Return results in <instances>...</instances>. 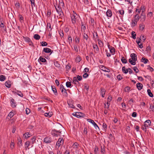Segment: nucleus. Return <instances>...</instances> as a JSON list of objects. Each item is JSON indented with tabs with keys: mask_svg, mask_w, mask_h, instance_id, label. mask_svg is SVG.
I'll use <instances>...</instances> for the list:
<instances>
[{
	"mask_svg": "<svg viewBox=\"0 0 154 154\" xmlns=\"http://www.w3.org/2000/svg\"><path fill=\"white\" fill-rule=\"evenodd\" d=\"M99 67L100 69L104 72H110V70L109 69H107L106 67L103 65H100Z\"/></svg>",
	"mask_w": 154,
	"mask_h": 154,
	"instance_id": "obj_5",
	"label": "nucleus"
},
{
	"mask_svg": "<svg viewBox=\"0 0 154 154\" xmlns=\"http://www.w3.org/2000/svg\"><path fill=\"white\" fill-rule=\"evenodd\" d=\"M44 141L46 143H50L52 141V139L50 137H47L44 138Z\"/></svg>",
	"mask_w": 154,
	"mask_h": 154,
	"instance_id": "obj_7",
	"label": "nucleus"
},
{
	"mask_svg": "<svg viewBox=\"0 0 154 154\" xmlns=\"http://www.w3.org/2000/svg\"><path fill=\"white\" fill-rule=\"evenodd\" d=\"M63 138H60L58 139V141L56 143V145L58 146V147H59L61 144L63 143Z\"/></svg>",
	"mask_w": 154,
	"mask_h": 154,
	"instance_id": "obj_4",
	"label": "nucleus"
},
{
	"mask_svg": "<svg viewBox=\"0 0 154 154\" xmlns=\"http://www.w3.org/2000/svg\"><path fill=\"white\" fill-rule=\"evenodd\" d=\"M51 88H52V90L53 91V92H54V93L55 94V95H57V90H56V88H55V87L54 86H51Z\"/></svg>",
	"mask_w": 154,
	"mask_h": 154,
	"instance_id": "obj_27",
	"label": "nucleus"
},
{
	"mask_svg": "<svg viewBox=\"0 0 154 154\" xmlns=\"http://www.w3.org/2000/svg\"><path fill=\"white\" fill-rule=\"evenodd\" d=\"M30 142L29 141H27L25 143V145L26 146L27 148L29 146Z\"/></svg>",
	"mask_w": 154,
	"mask_h": 154,
	"instance_id": "obj_47",
	"label": "nucleus"
},
{
	"mask_svg": "<svg viewBox=\"0 0 154 154\" xmlns=\"http://www.w3.org/2000/svg\"><path fill=\"white\" fill-rule=\"evenodd\" d=\"M88 38V35L84 32L83 34V38L85 39L86 41H87Z\"/></svg>",
	"mask_w": 154,
	"mask_h": 154,
	"instance_id": "obj_32",
	"label": "nucleus"
},
{
	"mask_svg": "<svg viewBox=\"0 0 154 154\" xmlns=\"http://www.w3.org/2000/svg\"><path fill=\"white\" fill-rule=\"evenodd\" d=\"M60 89L61 91V92L63 94V95L65 97H67L68 95L67 93L66 92V89L64 88V86L62 84L60 85Z\"/></svg>",
	"mask_w": 154,
	"mask_h": 154,
	"instance_id": "obj_1",
	"label": "nucleus"
},
{
	"mask_svg": "<svg viewBox=\"0 0 154 154\" xmlns=\"http://www.w3.org/2000/svg\"><path fill=\"white\" fill-rule=\"evenodd\" d=\"M80 38L78 37H76L75 38V42L76 43H79V42Z\"/></svg>",
	"mask_w": 154,
	"mask_h": 154,
	"instance_id": "obj_58",
	"label": "nucleus"
},
{
	"mask_svg": "<svg viewBox=\"0 0 154 154\" xmlns=\"http://www.w3.org/2000/svg\"><path fill=\"white\" fill-rule=\"evenodd\" d=\"M66 85L67 87H70L71 85V83L69 82H67L66 83Z\"/></svg>",
	"mask_w": 154,
	"mask_h": 154,
	"instance_id": "obj_46",
	"label": "nucleus"
},
{
	"mask_svg": "<svg viewBox=\"0 0 154 154\" xmlns=\"http://www.w3.org/2000/svg\"><path fill=\"white\" fill-rule=\"evenodd\" d=\"M85 24L84 25L82 26H81V29L82 31L83 30L84 32H85V30L86 29V27H85Z\"/></svg>",
	"mask_w": 154,
	"mask_h": 154,
	"instance_id": "obj_56",
	"label": "nucleus"
},
{
	"mask_svg": "<svg viewBox=\"0 0 154 154\" xmlns=\"http://www.w3.org/2000/svg\"><path fill=\"white\" fill-rule=\"evenodd\" d=\"M147 69L149 70L151 72H153V69L152 67H150L149 65L147 66Z\"/></svg>",
	"mask_w": 154,
	"mask_h": 154,
	"instance_id": "obj_48",
	"label": "nucleus"
},
{
	"mask_svg": "<svg viewBox=\"0 0 154 154\" xmlns=\"http://www.w3.org/2000/svg\"><path fill=\"white\" fill-rule=\"evenodd\" d=\"M33 38L36 40H39L40 38V36L38 34H35L34 35Z\"/></svg>",
	"mask_w": 154,
	"mask_h": 154,
	"instance_id": "obj_25",
	"label": "nucleus"
},
{
	"mask_svg": "<svg viewBox=\"0 0 154 154\" xmlns=\"http://www.w3.org/2000/svg\"><path fill=\"white\" fill-rule=\"evenodd\" d=\"M141 10H142V12H144V11H145V7L144 6H142L140 8V9Z\"/></svg>",
	"mask_w": 154,
	"mask_h": 154,
	"instance_id": "obj_51",
	"label": "nucleus"
},
{
	"mask_svg": "<svg viewBox=\"0 0 154 154\" xmlns=\"http://www.w3.org/2000/svg\"><path fill=\"white\" fill-rule=\"evenodd\" d=\"M5 86L8 88H10L11 86V85L8 83V82H6L5 83Z\"/></svg>",
	"mask_w": 154,
	"mask_h": 154,
	"instance_id": "obj_42",
	"label": "nucleus"
},
{
	"mask_svg": "<svg viewBox=\"0 0 154 154\" xmlns=\"http://www.w3.org/2000/svg\"><path fill=\"white\" fill-rule=\"evenodd\" d=\"M140 21L142 22L144 21L146 19V15L145 13L143 12H142L140 16Z\"/></svg>",
	"mask_w": 154,
	"mask_h": 154,
	"instance_id": "obj_8",
	"label": "nucleus"
},
{
	"mask_svg": "<svg viewBox=\"0 0 154 154\" xmlns=\"http://www.w3.org/2000/svg\"><path fill=\"white\" fill-rule=\"evenodd\" d=\"M136 61H133L132 60H131V59H129V62L132 65H135L136 64Z\"/></svg>",
	"mask_w": 154,
	"mask_h": 154,
	"instance_id": "obj_28",
	"label": "nucleus"
},
{
	"mask_svg": "<svg viewBox=\"0 0 154 154\" xmlns=\"http://www.w3.org/2000/svg\"><path fill=\"white\" fill-rule=\"evenodd\" d=\"M36 138V136H34L31 139L32 144H34L35 143Z\"/></svg>",
	"mask_w": 154,
	"mask_h": 154,
	"instance_id": "obj_24",
	"label": "nucleus"
},
{
	"mask_svg": "<svg viewBox=\"0 0 154 154\" xmlns=\"http://www.w3.org/2000/svg\"><path fill=\"white\" fill-rule=\"evenodd\" d=\"M133 70L136 73L138 72L139 71L138 69L136 66L134 67Z\"/></svg>",
	"mask_w": 154,
	"mask_h": 154,
	"instance_id": "obj_61",
	"label": "nucleus"
},
{
	"mask_svg": "<svg viewBox=\"0 0 154 154\" xmlns=\"http://www.w3.org/2000/svg\"><path fill=\"white\" fill-rule=\"evenodd\" d=\"M88 75L87 73H85L83 75V77L84 78H86L88 76Z\"/></svg>",
	"mask_w": 154,
	"mask_h": 154,
	"instance_id": "obj_64",
	"label": "nucleus"
},
{
	"mask_svg": "<svg viewBox=\"0 0 154 154\" xmlns=\"http://www.w3.org/2000/svg\"><path fill=\"white\" fill-rule=\"evenodd\" d=\"M140 38L141 39H142L144 42L145 39H146V38L145 37V36L144 35H141L140 37Z\"/></svg>",
	"mask_w": 154,
	"mask_h": 154,
	"instance_id": "obj_63",
	"label": "nucleus"
},
{
	"mask_svg": "<svg viewBox=\"0 0 154 154\" xmlns=\"http://www.w3.org/2000/svg\"><path fill=\"white\" fill-rule=\"evenodd\" d=\"M10 103L11 106L12 107H16L17 104L15 100L13 98H11V100Z\"/></svg>",
	"mask_w": 154,
	"mask_h": 154,
	"instance_id": "obj_9",
	"label": "nucleus"
},
{
	"mask_svg": "<svg viewBox=\"0 0 154 154\" xmlns=\"http://www.w3.org/2000/svg\"><path fill=\"white\" fill-rule=\"evenodd\" d=\"M147 93L148 95L151 97H153V95L152 93L151 92V90L149 89H148L147 90Z\"/></svg>",
	"mask_w": 154,
	"mask_h": 154,
	"instance_id": "obj_23",
	"label": "nucleus"
},
{
	"mask_svg": "<svg viewBox=\"0 0 154 154\" xmlns=\"http://www.w3.org/2000/svg\"><path fill=\"white\" fill-rule=\"evenodd\" d=\"M105 92L106 90L105 89L103 88H100V93L101 95V96L103 97H104Z\"/></svg>",
	"mask_w": 154,
	"mask_h": 154,
	"instance_id": "obj_14",
	"label": "nucleus"
},
{
	"mask_svg": "<svg viewBox=\"0 0 154 154\" xmlns=\"http://www.w3.org/2000/svg\"><path fill=\"white\" fill-rule=\"evenodd\" d=\"M78 145L79 144L77 143H75L73 145L72 147L74 149H77L78 148Z\"/></svg>",
	"mask_w": 154,
	"mask_h": 154,
	"instance_id": "obj_35",
	"label": "nucleus"
},
{
	"mask_svg": "<svg viewBox=\"0 0 154 154\" xmlns=\"http://www.w3.org/2000/svg\"><path fill=\"white\" fill-rule=\"evenodd\" d=\"M151 124V121L149 120H146L144 123L145 126L147 127V128Z\"/></svg>",
	"mask_w": 154,
	"mask_h": 154,
	"instance_id": "obj_11",
	"label": "nucleus"
},
{
	"mask_svg": "<svg viewBox=\"0 0 154 154\" xmlns=\"http://www.w3.org/2000/svg\"><path fill=\"white\" fill-rule=\"evenodd\" d=\"M68 42L69 43V44L70 45H71V44L72 42V37L70 35H69L68 36Z\"/></svg>",
	"mask_w": 154,
	"mask_h": 154,
	"instance_id": "obj_19",
	"label": "nucleus"
},
{
	"mask_svg": "<svg viewBox=\"0 0 154 154\" xmlns=\"http://www.w3.org/2000/svg\"><path fill=\"white\" fill-rule=\"evenodd\" d=\"M73 14L72 16H71V18L72 23L74 24L75 23L76 17L77 15L76 13L74 11H73Z\"/></svg>",
	"mask_w": 154,
	"mask_h": 154,
	"instance_id": "obj_3",
	"label": "nucleus"
},
{
	"mask_svg": "<svg viewBox=\"0 0 154 154\" xmlns=\"http://www.w3.org/2000/svg\"><path fill=\"white\" fill-rule=\"evenodd\" d=\"M23 38L25 40V41L28 42H29V41L31 40V39H30V38L28 37H23Z\"/></svg>",
	"mask_w": 154,
	"mask_h": 154,
	"instance_id": "obj_41",
	"label": "nucleus"
},
{
	"mask_svg": "<svg viewBox=\"0 0 154 154\" xmlns=\"http://www.w3.org/2000/svg\"><path fill=\"white\" fill-rule=\"evenodd\" d=\"M83 134L85 135H87V128H84V130L83 131Z\"/></svg>",
	"mask_w": 154,
	"mask_h": 154,
	"instance_id": "obj_55",
	"label": "nucleus"
},
{
	"mask_svg": "<svg viewBox=\"0 0 154 154\" xmlns=\"http://www.w3.org/2000/svg\"><path fill=\"white\" fill-rule=\"evenodd\" d=\"M77 117L78 118H80L81 117H84L85 115V114L81 112H78Z\"/></svg>",
	"mask_w": 154,
	"mask_h": 154,
	"instance_id": "obj_17",
	"label": "nucleus"
},
{
	"mask_svg": "<svg viewBox=\"0 0 154 154\" xmlns=\"http://www.w3.org/2000/svg\"><path fill=\"white\" fill-rule=\"evenodd\" d=\"M136 86L138 90H140L142 89L143 85L140 83H138L137 84Z\"/></svg>",
	"mask_w": 154,
	"mask_h": 154,
	"instance_id": "obj_16",
	"label": "nucleus"
},
{
	"mask_svg": "<svg viewBox=\"0 0 154 154\" xmlns=\"http://www.w3.org/2000/svg\"><path fill=\"white\" fill-rule=\"evenodd\" d=\"M54 64L56 67H59L60 66V64H59L58 61H56L54 63Z\"/></svg>",
	"mask_w": 154,
	"mask_h": 154,
	"instance_id": "obj_39",
	"label": "nucleus"
},
{
	"mask_svg": "<svg viewBox=\"0 0 154 154\" xmlns=\"http://www.w3.org/2000/svg\"><path fill=\"white\" fill-rule=\"evenodd\" d=\"M0 26L2 29L4 30H5L6 29V28L5 27V25L2 23H1L0 24Z\"/></svg>",
	"mask_w": 154,
	"mask_h": 154,
	"instance_id": "obj_36",
	"label": "nucleus"
},
{
	"mask_svg": "<svg viewBox=\"0 0 154 154\" xmlns=\"http://www.w3.org/2000/svg\"><path fill=\"white\" fill-rule=\"evenodd\" d=\"M148 61V60L147 59L143 57H142L141 59V61L145 64L147 63Z\"/></svg>",
	"mask_w": 154,
	"mask_h": 154,
	"instance_id": "obj_22",
	"label": "nucleus"
},
{
	"mask_svg": "<svg viewBox=\"0 0 154 154\" xmlns=\"http://www.w3.org/2000/svg\"><path fill=\"white\" fill-rule=\"evenodd\" d=\"M118 12L121 15H123L124 13V10H119Z\"/></svg>",
	"mask_w": 154,
	"mask_h": 154,
	"instance_id": "obj_53",
	"label": "nucleus"
},
{
	"mask_svg": "<svg viewBox=\"0 0 154 154\" xmlns=\"http://www.w3.org/2000/svg\"><path fill=\"white\" fill-rule=\"evenodd\" d=\"M98 149L97 147H95V149L94 150V152L95 154H98Z\"/></svg>",
	"mask_w": 154,
	"mask_h": 154,
	"instance_id": "obj_52",
	"label": "nucleus"
},
{
	"mask_svg": "<svg viewBox=\"0 0 154 154\" xmlns=\"http://www.w3.org/2000/svg\"><path fill=\"white\" fill-rule=\"evenodd\" d=\"M109 102H110L108 101L106 103V104H105V107L107 109L109 108L110 105Z\"/></svg>",
	"mask_w": 154,
	"mask_h": 154,
	"instance_id": "obj_43",
	"label": "nucleus"
},
{
	"mask_svg": "<svg viewBox=\"0 0 154 154\" xmlns=\"http://www.w3.org/2000/svg\"><path fill=\"white\" fill-rule=\"evenodd\" d=\"M140 18V17L138 14H137L135 16L134 20L137 22L139 21Z\"/></svg>",
	"mask_w": 154,
	"mask_h": 154,
	"instance_id": "obj_21",
	"label": "nucleus"
},
{
	"mask_svg": "<svg viewBox=\"0 0 154 154\" xmlns=\"http://www.w3.org/2000/svg\"><path fill=\"white\" fill-rule=\"evenodd\" d=\"M87 121L88 122H90L91 124H92L95 128L97 129V128H99L97 124L94 122L93 120L90 119H87Z\"/></svg>",
	"mask_w": 154,
	"mask_h": 154,
	"instance_id": "obj_6",
	"label": "nucleus"
},
{
	"mask_svg": "<svg viewBox=\"0 0 154 154\" xmlns=\"http://www.w3.org/2000/svg\"><path fill=\"white\" fill-rule=\"evenodd\" d=\"M14 143L12 141L11 142L10 144V147L11 149H13L14 147Z\"/></svg>",
	"mask_w": 154,
	"mask_h": 154,
	"instance_id": "obj_54",
	"label": "nucleus"
},
{
	"mask_svg": "<svg viewBox=\"0 0 154 154\" xmlns=\"http://www.w3.org/2000/svg\"><path fill=\"white\" fill-rule=\"evenodd\" d=\"M24 136H25V137L26 138H27L31 136V134L28 132L26 133L23 134Z\"/></svg>",
	"mask_w": 154,
	"mask_h": 154,
	"instance_id": "obj_29",
	"label": "nucleus"
},
{
	"mask_svg": "<svg viewBox=\"0 0 154 154\" xmlns=\"http://www.w3.org/2000/svg\"><path fill=\"white\" fill-rule=\"evenodd\" d=\"M108 47L109 49L110 52L112 54H114L115 52V48L114 47H112L111 48H110L109 45H108Z\"/></svg>",
	"mask_w": 154,
	"mask_h": 154,
	"instance_id": "obj_15",
	"label": "nucleus"
},
{
	"mask_svg": "<svg viewBox=\"0 0 154 154\" xmlns=\"http://www.w3.org/2000/svg\"><path fill=\"white\" fill-rule=\"evenodd\" d=\"M98 44L102 46H103V43L101 40H100V39H98Z\"/></svg>",
	"mask_w": 154,
	"mask_h": 154,
	"instance_id": "obj_49",
	"label": "nucleus"
},
{
	"mask_svg": "<svg viewBox=\"0 0 154 154\" xmlns=\"http://www.w3.org/2000/svg\"><path fill=\"white\" fill-rule=\"evenodd\" d=\"M17 94L20 97H22L23 96V94L20 91H18L17 93Z\"/></svg>",
	"mask_w": 154,
	"mask_h": 154,
	"instance_id": "obj_62",
	"label": "nucleus"
},
{
	"mask_svg": "<svg viewBox=\"0 0 154 154\" xmlns=\"http://www.w3.org/2000/svg\"><path fill=\"white\" fill-rule=\"evenodd\" d=\"M117 78L119 80H120L122 79V77L120 75H119L117 76Z\"/></svg>",
	"mask_w": 154,
	"mask_h": 154,
	"instance_id": "obj_57",
	"label": "nucleus"
},
{
	"mask_svg": "<svg viewBox=\"0 0 154 154\" xmlns=\"http://www.w3.org/2000/svg\"><path fill=\"white\" fill-rule=\"evenodd\" d=\"M6 78L5 75H1L0 76V81H3Z\"/></svg>",
	"mask_w": 154,
	"mask_h": 154,
	"instance_id": "obj_31",
	"label": "nucleus"
},
{
	"mask_svg": "<svg viewBox=\"0 0 154 154\" xmlns=\"http://www.w3.org/2000/svg\"><path fill=\"white\" fill-rule=\"evenodd\" d=\"M40 60L42 62H45L46 61V60L45 58H43L42 57H40L38 60Z\"/></svg>",
	"mask_w": 154,
	"mask_h": 154,
	"instance_id": "obj_30",
	"label": "nucleus"
},
{
	"mask_svg": "<svg viewBox=\"0 0 154 154\" xmlns=\"http://www.w3.org/2000/svg\"><path fill=\"white\" fill-rule=\"evenodd\" d=\"M131 60L133 61H136L137 60V55L134 53H132L131 55Z\"/></svg>",
	"mask_w": 154,
	"mask_h": 154,
	"instance_id": "obj_12",
	"label": "nucleus"
},
{
	"mask_svg": "<svg viewBox=\"0 0 154 154\" xmlns=\"http://www.w3.org/2000/svg\"><path fill=\"white\" fill-rule=\"evenodd\" d=\"M51 49L48 48H44L42 51V52H45L46 53H49L51 52Z\"/></svg>",
	"mask_w": 154,
	"mask_h": 154,
	"instance_id": "obj_13",
	"label": "nucleus"
},
{
	"mask_svg": "<svg viewBox=\"0 0 154 154\" xmlns=\"http://www.w3.org/2000/svg\"><path fill=\"white\" fill-rule=\"evenodd\" d=\"M81 60V57H79V56H77L76 57V61L78 62H79Z\"/></svg>",
	"mask_w": 154,
	"mask_h": 154,
	"instance_id": "obj_59",
	"label": "nucleus"
},
{
	"mask_svg": "<svg viewBox=\"0 0 154 154\" xmlns=\"http://www.w3.org/2000/svg\"><path fill=\"white\" fill-rule=\"evenodd\" d=\"M137 22L134 20L132 21L131 23V26L134 27L137 24Z\"/></svg>",
	"mask_w": 154,
	"mask_h": 154,
	"instance_id": "obj_26",
	"label": "nucleus"
},
{
	"mask_svg": "<svg viewBox=\"0 0 154 154\" xmlns=\"http://www.w3.org/2000/svg\"><path fill=\"white\" fill-rule=\"evenodd\" d=\"M122 62L123 63H126L127 62V61L126 59H125L124 57H122V58L121 59Z\"/></svg>",
	"mask_w": 154,
	"mask_h": 154,
	"instance_id": "obj_37",
	"label": "nucleus"
},
{
	"mask_svg": "<svg viewBox=\"0 0 154 154\" xmlns=\"http://www.w3.org/2000/svg\"><path fill=\"white\" fill-rule=\"evenodd\" d=\"M54 6L57 12L59 14L60 16L62 17V15H63V14L61 6H59V5H58L57 7L56 6Z\"/></svg>",
	"mask_w": 154,
	"mask_h": 154,
	"instance_id": "obj_2",
	"label": "nucleus"
},
{
	"mask_svg": "<svg viewBox=\"0 0 154 154\" xmlns=\"http://www.w3.org/2000/svg\"><path fill=\"white\" fill-rule=\"evenodd\" d=\"M112 13L111 11L109 9L107 10L106 12V15L107 16L109 17H110L112 16Z\"/></svg>",
	"mask_w": 154,
	"mask_h": 154,
	"instance_id": "obj_20",
	"label": "nucleus"
},
{
	"mask_svg": "<svg viewBox=\"0 0 154 154\" xmlns=\"http://www.w3.org/2000/svg\"><path fill=\"white\" fill-rule=\"evenodd\" d=\"M68 104L69 106L70 107L72 108H75V107L74 106V105L72 104L68 103Z\"/></svg>",
	"mask_w": 154,
	"mask_h": 154,
	"instance_id": "obj_60",
	"label": "nucleus"
},
{
	"mask_svg": "<svg viewBox=\"0 0 154 154\" xmlns=\"http://www.w3.org/2000/svg\"><path fill=\"white\" fill-rule=\"evenodd\" d=\"M139 28L140 30H143L145 28V25L143 23L141 24L140 25Z\"/></svg>",
	"mask_w": 154,
	"mask_h": 154,
	"instance_id": "obj_33",
	"label": "nucleus"
},
{
	"mask_svg": "<svg viewBox=\"0 0 154 154\" xmlns=\"http://www.w3.org/2000/svg\"><path fill=\"white\" fill-rule=\"evenodd\" d=\"M14 113L13 112H11L9 113L8 116L10 117V118H11L14 116Z\"/></svg>",
	"mask_w": 154,
	"mask_h": 154,
	"instance_id": "obj_45",
	"label": "nucleus"
},
{
	"mask_svg": "<svg viewBox=\"0 0 154 154\" xmlns=\"http://www.w3.org/2000/svg\"><path fill=\"white\" fill-rule=\"evenodd\" d=\"M131 35H132V38H133V39H135L136 36V34H135V32H134L133 31L131 32Z\"/></svg>",
	"mask_w": 154,
	"mask_h": 154,
	"instance_id": "obj_38",
	"label": "nucleus"
},
{
	"mask_svg": "<svg viewBox=\"0 0 154 154\" xmlns=\"http://www.w3.org/2000/svg\"><path fill=\"white\" fill-rule=\"evenodd\" d=\"M53 114L52 112H49L48 113H44V115L45 116L48 117H50L52 116Z\"/></svg>",
	"mask_w": 154,
	"mask_h": 154,
	"instance_id": "obj_18",
	"label": "nucleus"
},
{
	"mask_svg": "<svg viewBox=\"0 0 154 154\" xmlns=\"http://www.w3.org/2000/svg\"><path fill=\"white\" fill-rule=\"evenodd\" d=\"M59 5L60 6H63L64 5V4L62 1H59V5Z\"/></svg>",
	"mask_w": 154,
	"mask_h": 154,
	"instance_id": "obj_50",
	"label": "nucleus"
},
{
	"mask_svg": "<svg viewBox=\"0 0 154 154\" xmlns=\"http://www.w3.org/2000/svg\"><path fill=\"white\" fill-rule=\"evenodd\" d=\"M30 1L31 2L32 8H33V6H35V0H30Z\"/></svg>",
	"mask_w": 154,
	"mask_h": 154,
	"instance_id": "obj_40",
	"label": "nucleus"
},
{
	"mask_svg": "<svg viewBox=\"0 0 154 154\" xmlns=\"http://www.w3.org/2000/svg\"><path fill=\"white\" fill-rule=\"evenodd\" d=\"M41 43L42 46H46L48 45V43L45 42H41Z\"/></svg>",
	"mask_w": 154,
	"mask_h": 154,
	"instance_id": "obj_44",
	"label": "nucleus"
},
{
	"mask_svg": "<svg viewBox=\"0 0 154 154\" xmlns=\"http://www.w3.org/2000/svg\"><path fill=\"white\" fill-rule=\"evenodd\" d=\"M93 48L94 49V51L95 53H97L99 51V49L97 45L93 44Z\"/></svg>",
	"mask_w": 154,
	"mask_h": 154,
	"instance_id": "obj_10",
	"label": "nucleus"
},
{
	"mask_svg": "<svg viewBox=\"0 0 154 154\" xmlns=\"http://www.w3.org/2000/svg\"><path fill=\"white\" fill-rule=\"evenodd\" d=\"M122 70L123 72L125 74L127 73L128 71V69H125V67H124V66L122 67Z\"/></svg>",
	"mask_w": 154,
	"mask_h": 154,
	"instance_id": "obj_34",
	"label": "nucleus"
}]
</instances>
